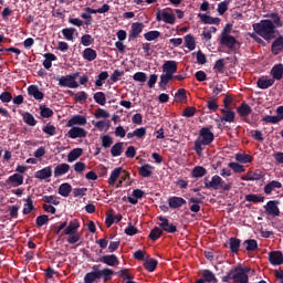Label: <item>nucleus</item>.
Listing matches in <instances>:
<instances>
[{"label": "nucleus", "mask_w": 283, "mask_h": 283, "mask_svg": "<svg viewBox=\"0 0 283 283\" xmlns=\"http://www.w3.org/2000/svg\"><path fill=\"white\" fill-rule=\"evenodd\" d=\"M283 51V36L279 35V38L274 39L271 44V53L272 55H279Z\"/></svg>", "instance_id": "16"}, {"label": "nucleus", "mask_w": 283, "mask_h": 283, "mask_svg": "<svg viewBox=\"0 0 283 283\" xmlns=\"http://www.w3.org/2000/svg\"><path fill=\"white\" fill-rule=\"evenodd\" d=\"M269 262L274 266H280L283 264V254L281 251H272L269 253Z\"/></svg>", "instance_id": "18"}, {"label": "nucleus", "mask_w": 283, "mask_h": 283, "mask_svg": "<svg viewBox=\"0 0 283 283\" xmlns=\"http://www.w3.org/2000/svg\"><path fill=\"white\" fill-rule=\"evenodd\" d=\"M72 191L74 190L72 189V186L67 182L60 185V187L57 188V195L64 198H67L70 193H72Z\"/></svg>", "instance_id": "30"}, {"label": "nucleus", "mask_w": 283, "mask_h": 283, "mask_svg": "<svg viewBox=\"0 0 283 283\" xmlns=\"http://www.w3.org/2000/svg\"><path fill=\"white\" fill-rule=\"evenodd\" d=\"M86 136H87V132L82 127H72L70 128V130H67V137L72 139L86 138Z\"/></svg>", "instance_id": "12"}, {"label": "nucleus", "mask_w": 283, "mask_h": 283, "mask_svg": "<svg viewBox=\"0 0 283 283\" xmlns=\"http://www.w3.org/2000/svg\"><path fill=\"white\" fill-rule=\"evenodd\" d=\"M276 28L281 27H277L269 19H264L252 24V31H254V34H258L266 42H271L276 38V35H274L276 33Z\"/></svg>", "instance_id": "1"}, {"label": "nucleus", "mask_w": 283, "mask_h": 283, "mask_svg": "<svg viewBox=\"0 0 283 283\" xmlns=\"http://www.w3.org/2000/svg\"><path fill=\"white\" fill-rule=\"evenodd\" d=\"M159 36H161V33L159 31H147V33L144 34V39L147 42H154L156 41V39H158Z\"/></svg>", "instance_id": "51"}, {"label": "nucleus", "mask_w": 283, "mask_h": 283, "mask_svg": "<svg viewBox=\"0 0 283 283\" xmlns=\"http://www.w3.org/2000/svg\"><path fill=\"white\" fill-rule=\"evenodd\" d=\"M242 245H247L244 247V250H247V252H254L259 250V243L254 239H249L242 242Z\"/></svg>", "instance_id": "35"}, {"label": "nucleus", "mask_w": 283, "mask_h": 283, "mask_svg": "<svg viewBox=\"0 0 283 283\" xmlns=\"http://www.w3.org/2000/svg\"><path fill=\"white\" fill-rule=\"evenodd\" d=\"M80 43L84 45L85 48L94 44V38L91 34H84L80 39Z\"/></svg>", "instance_id": "59"}, {"label": "nucleus", "mask_w": 283, "mask_h": 283, "mask_svg": "<svg viewBox=\"0 0 283 283\" xmlns=\"http://www.w3.org/2000/svg\"><path fill=\"white\" fill-rule=\"evenodd\" d=\"M119 175H122V168H115L112 171V175H109V179H107V184L109 186L116 185V180L119 178Z\"/></svg>", "instance_id": "49"}, {"label": "nucleus", "mask_w": 283, "mask_h": 283, "mask_svg": "<svg viewBox=\"0 0 283 283\" xmlns=\"http://www.w3.org/2000/svg\"><path fill=\"white\" fill-rule=\"evenodd\" d=\"M82 56H83L84 60H86L87 62H92V61L96 60L97 53H96V50L87 48V49L84 50V52L82 53Z\"/></svg>", "instance_id": "40"}, {"label": "nucleus", "mask_w": 283, "mask_h": 283, "mask_svg": "<svg viewBox=\"0 0 283 283\" xmlns=\"http://www.w3.org/2000/svg\"><path fill=\"white\" fill-rule=\"evenodd\" d=\"M220 43L229 50H234V45H237L238 41L233 35H221Z\"/></svg>", "instance_id": "21"}, {"label": "nucleus", "mask_w": 283, "mask_h": 283, "mask_svg": "<svg viewBox=\"0 0 283 283\" xmlns=\"http://www.w3.org/2000/svg\"><path fill=\"white\" fill-rule=\"evenodd\" d=\"M84 150L82 148H75L67 154V163H74L77 158L82 157Z\"/></svg>", "instance_id": "37"}, {"label": "nucleus", "mask_w": 283, "mask_h": 283, "mask_svg": "<svg viewBox=\"0 0 283 283\" xmlns=\"http://www.w3.org/2000/svg\"><path fill=\"white\" fill-rule=\"evenodd\" d=\"M112 157H119L124 153V143H117L114 146H111Z\"/></svg>", "instance_id": "45"}, {"label": "nucleus", "mask_w": 283, "mask_h": 283, "mask_svg": "<svg viewBox=\"0 0 283 283\" xmlns=\"http://www.w3.org/2000/svg\"><path fill=\"white\" fill-rule=\"evenodd\" d=\"M94 102L97 105H105V93L104 92H97L94 94Z\"/></svg>", "instance_id": "64"}, {"label": "nucleus", "mask_w": 283, "mask_h": 283, "mask_svg": "<svg viewBox=\"0 0 283 283\" xmlns=\"http://www.w3.org/2000/svg\"><path fill=\"white\" fill-rule=\"evenodd\" d=\"M103 277L94 273L87 272L84 276V283H97Z\"/></svg>", "instance_id": "55"}, {"label": "nucleus", "mask_w": 283, "mask_h": 283, "mask_svg": "<svg viewBox=\"0 0 283 283\" xmlns=\"http://www.w3.org/2000/svg\"><path fill=\"white\" fill-rule=\"evenodd\" d=\"M98 261L102 262V264L111 268H116L119 265V260L117 259L116 254H105L104 256L99 258Z\"/></svg>", "instance_id": "11"}, {"label": "nucleus", "mask_w": 283, "mask_h": 283, "mask_svg": "<svg viewBox=\"0 0 283 283\" xmlns=\"http://www.w3.org/2000/svg\"><path fill=\"white\" fill-rule=\"evenodd\" d=\"M70 171L69 164H60L54 168V178H60Z\"/></svg>", "instance_id": "28"}, {"label": "nucleus", "mask_w": 283, "mask_h": 283, "mask_svg": "<svg viewBox=\"0 0 283 283\" xmlns=\"http://www.w3.org/2000/svg\"><path fill=\"white\" fill-rule=\"evenodd\" d=\"M87 119L86 116L82 115H74L70 120H67L66 127H74V126H86Z\"/></svg>", "instance_id": "14"}, {"label": "nucleus", "mask_w": 283, "mask_h": 283, "mask_svg": "<svg viewBox=\"0 0 283 283\" xmlns=\"http://www.w3.org/2000/svg\"><path fill=\"white\" fill-rule=\"evenodd\" d=\"M40 116H42V118H51L52 116H54V112L42 105L40 106Z\"/></svg>", "instance_id": "61"}, {"label": "nucleus", "mask_w": 283, "mask_h": 283, "mask_svg": "<svg viewBox=\"0 0 283 283\" xmlns=\"http://www.w3.org/2000/svg\"><path fill=\"white\" fill-rule=\"evenodd\" d=\"M221 122L222 123H229L233 124L234 123V112L231 111L230 108H221Z\"/></svg>", "instance_id": "25"}, {"label": "nucleus", "mask_w": 283, "mask_h": 283, "mask_svg": "<svg viewBox=\"0 0 283 283\" xmlns=\"http://www.w3.org/2000/svg\"><path fill=\"white\" fill-rule=\"evenodd\" d=\"M44 62L42 63V65L44 66V69L50 70V67H52V62L56 61V55L52 54V53H46L44 54Z\"/></svg>", "instance_id": "50"}, {"label": "nucleus", "mask_w": 283, "mask_h": 283, "mask_svg": "<svg viewBox=\"0 0 283 283\" xmlns=\"http://www.w3.org/2000/svg\"><path fill=\"white\" fill-rule=\"evenodd\" d=\"M214 140L213 132L211 127H203L199 130V136L195 139L193 150L197 156H202L206 146H210Z\"/></svg>", "instance_id": "2"}, {"label": "nucleus", "mask_w": 283, "mask_h": 283, "mask_svg": "<svg viewBox=\"0 0 283 283\" xmlns=\"http://www.w3.org/2000/svg\"><path fill=\"white\" fill-rule=\"evenodd\" d=\"M276 189H282V184L280 181L272 180L264 186V195L270 196Z\"/></svg>", "instance_id": "27"}, {"label": "nucleus", "mask_w": 283, "mask_h": 283, "mask_svg": "<svg viewBox=\"0 0 283 283\" xmlns=\"http://www.w3.org/2000/svg\"><path fill=\"white\" fill-rule=\"evenodd\" d=\"M175 101L177 103H184L185 101H187V94L185 88L177 90V93H175Z\"/></svg>", "instance_id": "56"}, {"label": "nucleus", "mask_w": 283, "mask_h": 283, "mask_svg": "<svg viewBox=\"0 0 283 283\" xmlns=\"http://www.w3.org/2000/svg\"><path fill=\"white\" fill-rule=\"evenodd\" d=\"M154 169H155L154 166H151L149 164H145L144 166L139 167V169H138L139 176H142V178H149V177H151Z\"/></svg>", "instance_id": "32"}, {"label": "nucleus", "mask_w": 283, "mask_h": 283, "mask_svg": "<svg viewBox=\"0 0 283 283\" xmlns=\"http://www.w3.org/2000/svg\"><path fill=\"white\" fill-rule=\"evenodd\" d=\"M249 272H251V268L239 266L231 269L227 274H231L232 282L234 283H249Z\"/></svg>", "instance_id": "3"}, {"label": "nucleus", "mask_w": 283, "mask_h": 283, "mask_svg": "<svg viewBox=\"0 0 283 283\" xmlns=\"http://www.w3.org/2000/svg\"><path fill=\"white\" fill-rule=\"evenodd\" d=\"M6 184L10 188L20 187L24 184V177L22 175H20L19 172H17V174L8 177V179L6 180Z\"/></svg>", "instance_id": "10"}, {"label": "nucleus", "mask_w": 283, "mask_h": 283, "mask_svg": "<svg viewBox=\"0 0 283 283\" xmlns=\"http://www.w3.org/2000/svg\"><path fill=\"white\" fill-rule=\"evenodd\" d=\"M157 264L158 263H157L156 259H147L144 262V269H145V271L151 273V272L156 271Z\"/></svg>", "instance_id": "41"}, {"label": "nucleus", "mask_w": 283, "mask_h": 283, "mask_svg": "<svg viewBox=\"0 0 283 283\" xmlns=\"http://www.w3.org/2000/svg\"><path fill=\"white\" fill-rule=\"evenodd\" d=\"M253 113V108L249 106V104L242 102L239 107H237V114L241 116V118H247V116H250Z\"/></svg>", "instance_id": "23"}, {"label": "nucleus", "mask_w": 283, "mask_h": 283, "mask_svg": "<svg viewBox=\"0 0 283 283\" xmlns=\"http://www.w3.org/2000/svg\"><path fill=\"white\" fill-rule=\"evenodd\" d=\"M167 11H171V9L167 8L166 10H158L157 13L155 14L156 15L155 20L157 22L164 21L165 23H167L169 25H174L175 24V14L169 13Z\"/></svg>", "instance_id": "7"}, {"label": "nucleus", "mask_w": 283, "mask_h": 283, "mask_svg": "<svg viewBox=\"0 0 283 283\" xmlns=\"http://www.w3.org/2000/svg\"><path fill=\"white\" fill-rule=\"evenodd\" d=\"M84 11L91 13V14H105L106 12L109 11V6L108 4H104L102 6V8H97V9H92L90 7H86L84 9Z\"/></svg>", "instance_id": "38"}, {"label": "nucleus", "mask_w": 283, "mask_h": 283, "mask_svg": "<svg viewBox=\"0 0 283 283\" xmlns=\"http://www.w3.org/2000/svg\"><path fill=\"white\" fill-rule=\"evenodd\" d=\"M157 220H159V230H161L165 233L174 234L177 232V226L174 223H170L169 220L165 217H157Z\"/></svg>", "instance_id": "9"}, {"label": "nucleus", "mask_w": 283, "mask_h": 283, "mask_svg": "<svg viewBox=\"0 0 283 283\" xmlns=\"http://www.w3.org/2000/svg\"><path fill=\"white\" fill-rule=\"evenodd\" d=\"M67 94H70V96H73L74 101L77 103H84L87 101V93L85 91H82L77 94H74V92L72 91H67Z\"/></svg>", "instance_id": "42"}, {"label": "nucleus", "mask_w": 283, "mask_h": 283, "mask_svg": "<svg viewBox=\"0 0 283 283\" xmlns=\"http://www.w3.org/2000/svg\"><path fill=\"white\" fill-rule=\"evenodd\" d=\"M77 229H80V222L74 219L70 223L66 222V228L62 231V234H80Z\"/></svg>", "instance_id": "20"}, {"label": "nucleus", "mask_w": 283, "mask_h": 283, "mask_svg": "<svg viewBox=\"0 0 283 283\" xmlns=\"http://www.w3.org/2000/svg\"><path fill=\"white\" fill-rule=\"evenodd\" d=\"M165 231L160 230L159 228H155L154 230H151L149 232V239L154 242H156L157 240H159V238H161V235L164 234Z\"/></svg>", "instance_id": "60"}, {"label": "nucleus", "mask_w": 283, "mask_h": 283, "mask_svg": "<svg viewBox=\"0 0 283 283\" xmlns=\"http://www.w3.org/2000/svg\"><path fill=\"white\" fill-rule=\"evenodd\" d=\"M161 69L165 75H174L177 72V62L167 61Z\"/></svg>", "instance_id": "26"}, {"label": "nucleus", "mask_w": 283, "mask_h": 283, "mask_svg": "<svg viewBox=\"0 0 283 283\" xmlns=\"http://www.w3.org/2000/svg\"><path fill=\"white\" fill-rule=\"evenodd\" d=\"M280 205H281V201L279 200H271L266 202V205L263 207L264 213L271 217H280L281 216V210L279 209Z\"/></svg>", "instance_id": "8"}, {"label": "nucleus", "mask_w": 283, "mask_h": 283, "mask_svg": "<svg viewBox=\"0 0 283 283\" xmlns=\"http://www.w3.org/2000/svg\"><path fill=\"white\" fill-rule=\"evenodd\" d=\"M28 96L34 97L35 101L41 102L44 99V93L38 88L36 85L28 86Z\"/></svg>", "instance_id": "17"}, {"label": "nucleus", "mask_w": 283, "mask_h": 283, "mask_svg": "<svg viewBox=\"0 0 283 283\" xmlns=\"http://www.w3.org/2000/svg\"><path fill=\"white\" fill-rule=\"evenodd\" d=\"M74 34H76V29L74 28L62 29V35L64 39H66V41H74Z\"/></svg>", "instance_id": "48"}, {"label": "nucleus", "mask_w": 283, "mask_h": 283, "mask_svg": "<svg viewBox=\"0 0 283 283\" xmlns=\"http://www.w3.org/2000/svg\"><path fill=\"white\" fill-rule=\"evenodd\" d=\"M22 120H24V124H27L28 126H36V119L31 113H24V115H22Z\"/></svg>", "instance_id": "52"}, {"label": "nucleus", "mask_w": 283, "mask_h": 283, "mask_svg": "<svg viewBox=\"0 0 283 283\" xmlns=\"http://www.w3.org/2000/svg\"><path fill=\"white\" fill-rule=\"evenodd\" d=\"M228 167L232 169L234 174H242L244 172V166L239 163L231 161L228 164Z\"/></svg>", "instance_id": "57"}, {"label": "nucleus", "mask_w": 283, "mask_h": 283, "mask_svg": "<svg viewBox=\"0 0 283 283\" xmlns=\"http://www.w3.org/2000/svg\"><path fill=\"white\" fill-rule=\"evenodd\" d=\"M212 70H214V72L219 73V74H223L224 73V60H218L217 62H214V66H212Z\"/></svg>", "instance_id": "62"}, {"label": "nucleus", "mask_w": 283, "mask_h": 283, "mask_svg": "<svg viewBox=\"0 0 283 283\" xmlns=\"http://www.w3.org/2000/svg\"><path fill=\"white\" fill-rule=\"evenodd\" d=\"M240 248H241V240L237 238L229 239V249L231 250L232 254L239 253Z\"/></svg>", "instance_id": "36"}, {"label": "nucleus", "mask_w": 283, "mask_h": 283, "mask_svg": "<svg viewBox=\"0 0 283 283\" xmlns=\"http://www.w3.org/2000/svg\"><path fill=\"white\" fill-rule=\"evenodd\" d=\"M271 75H272V78H274L276 81H281L282 76H283V65L276 64V65L272 66Z\"/></svg>", "instance_id": "33"}, {"label": "nucleus", "mask_w": 283, "mask_h": 283, "mask_svg": "<svg viewBox=\"0 0 283 283\" xmlns=\"http://www.w3.org/2000/svg\"><path fill=\"white\" fill-rule=\"evenodd\" d=\"M24 209H22V214L23 216H28L30 214V212L34 211V203L32 201V198L28 197L27 199H24Z\"/></svg>", "instance_id": "43"}, {"label": "nucleus", "mask_w": 283, "mask_h": 283, "mask_svg": "<svg viewBox=\"0 0 283 283\" xmlns=\"http://www.w3.org/2000/svg\"><path fill=\"white\" fill-rule=\"evenodd\" d=\"M244 201L256 205V203L264 202V197L256 193H249L244 196Z\"/></svg>", "instance_id": "34"}, {"label": "nucleus", "mask_w": 283, "mask_h": 283, "mask_svg": "<svg viewBox=\"0 0 283 283\" xmlns=\"http://www.w3.org/2000/svg\"><path fill=\"white\" fill-rule=\"evenodd\" d=\"M203 189L207 190H219V186L224 185L223 179L219 175H214L211 177V180H209V177H205L203 179Z\"/></svg>", "instance_id": "6"}, {"label": "nucleus", "mask_w": 283, "mask_h": 283, "mask_svg": "<svg viewBox=\"0 0 283 283\" xmlns=\"http://www.w3.org/2000/svg\"><path fill=\"white\" fill-rule=\"evenodd\" d=\"M234 160H237V163H241V164H250L253 161V156L248 155V154H237V155H234Z\"/></svg>", "instance_id": "44"}, {"label": "nucleus", "mask_w": 283, "mask_h": 283, "mask_svg": "<svg viewBox=\"0 0 283 283\" xmlns=\"http://www.w3.org/2000/svg\"><path fill=\"white\" fill-rule=\"evenodd\" d=\"M201 276L202 277L195 283H218V280L211 270H203Z\"/></svg>", "instance_id": "13"}, {"label": "nucleus", "mask_w": 283, "mask_h": 283, "mask_svg": "<svg viewBox=\"0 0 283 283\" xmlns=\"http://www.w3.org/2000/svg\"><path fill=\"white\" fill-rule=\"evenodd\" d=\"M102 139V147H104L105 149L112 147V145H114V139L108 136V135H104L101 137Z\"/></svg>", "instance_id": "63"}, {"label": "nucleus", "mask_w": 283, "mask_h": 283, "mask_svg": "<svg viewBox=\"0 0 283 283\" xmlns=\"http://www.w3.org/2000/svg\"><path fill=\"white\" fill-rule=\"evenodd\" d=\"M184 42H185V48L189 51H193L196 43H195V38L192 34H187L184 38Z\"/></svg>", "instance_id": "46"}, {"label": "nucleus", "mask_w": 283, "mask_h": 283, "mask_svg": "<svg viewBox=\"0 0 283 283\" xmlns=\"http://www.w3.org/2000/svg\"><path fill=\"white\" fill-rule=\"evenodd\" d=\"M205 175H207V169L203 168V166H195L191 171V176L195 179L203 178Z\"/></svg>", "instance_id": "39"}, {"label": "nucleus", "mask_w": 283, "mask_h": 283, "mask_svg": "<svg viewBox=\"0 0 283 283\" xmlns=\"http://www.w3.org/2000/svg\"><path fill=\"white\" fill-rule=\"evenodd\" d=\"M264 18L272 19L271 20L272 24H275L276 27L282 28V20H281V17L279 15V13L274 12L271 14H266V15H264Z\"/></svg>", "instance_id": "54"}, {"label": "nucleus", "mask_w": 283, "mask_h": 283, "mask_svg": "<svg viewBox=\"0 0 283 283\" xmlns=\"http://www.w3.org/2000/svg\"><path fill=\"white\" fill-rule=\"evenodd\" d=\"M159 78V90L166 91L169 82L174 81V74H164Z\"/></svg>", "instance_id": "31"}, {"label": "nucleus", "mask_w": 283, "mask_h": 283, "mask_svg": "<svg viewBox=\"0 0 283 283\" xmlns=\"http://www.w3.org/2000/svg\"><path fill=\"white\" fill-rule=\"evenodd\" d=\"M101 268H102L101 264H95L94 266H92V271L88 273L103 277L104 282L112 280V276L116 274V272H114V270L109 268L99 270Z\"/></svg>", "instance_id": "5"}, {"label": "nucleus", "mask_w": 283, "mask_h": 283, "mask_svg": "<svg viewBox=\"0 0 283 283\" xmlns=\"http://www.w3.org/2000/svg\"><path fill=\"white\" fill-rule=\"evenodd\" d=\"M282 119H283L282 116L266 115V116L262 117V122H264L266 124H272V125H276V124L281 123Z\"/></svg>", "instance_id": "53"}, {"label": "nucleus", "mask_w": 283, "mask_h": 283, "mask_svg": "<svg viewBox=\"0 0 283 283\" xmlns=\"http://www.w3.org/2000/svg\"><path fill=\"white\" fill-rule=\"evenodd\" d=\"M42 133L46 134L48 136L52 137L56 135V127L50 123L46 126L42 127Z\"/></svg>", "instance_id": "58"}, {"label": "nucleus", "mask_w": 283, "mask_h": 283, "mask_svg": "<svg viewBox=\"0 0 283 283\" xmlns=\"http://www.w3.org/2000/svg\"><path fill=\"white\" fill-rule=\"evenodd\" d=\"M144 31V23H132V30H129V41H135L139 34Z\"/></svg>", "instance_id": "15"}, {"label": "nucleus", "mask_w": 283, "mask_h": 283, "mask_svg": "<svg viewBox=\"0 0 283 283\" xmlns=\"http://www.w3.org/2000/svg\"><path fill=\"white\" fill-rule=\"evenodd\" d=\"M52 177V167L46 166V168H42L34 174V178L38 180H46Z\"/></svg>", "instance_id": "22"}, {"label": "nucleus", "mask_w": 283, "mask_h": 283, "mask_svg": "<svg viewBox=\"0 0 283 283\" xmlns=\"http://www.w3.org/2000/svg\"><path fill=\"white\" fill-rule=\"evenodd\" d=\"M167 205L171 209H179L187 205V201L181 197H169V199H167Z\"/></svg>", "instance_id": "19"}, {"label": "nucleus", "mask_w": 283, "mask_h": 283, "mask_svg": "<svg viewBox=\"0 0 283 283\" xmlns=\"http://www.w3.org/2000/svg\"><path fill=\"white\" fill-rule=\"evenodd\" d=\"M92 125L95 126V128H97V130L99 132H104L109 129V120L104 119V120H97V122H92Z\"/></svg>", "instance_id": "47"}, {"label": "nucleus", "mask_w": 283, "mask_h": 283, "mask_svg": "<svg viewBox=\"0 0 283 283\" xmlns=\"http://www.w3.org/2000/svg\"><path fill=\"white\" fill-rule=\"evenodd\" d=\"M77 77H80V72L71 73L66 76H60V78H57V86L77 88L80 87V84L76 82Z\"/></svg>", "instance_id": "4"}, {"label": "nucleus", "mask_w": 283, "mask_h": 283, "mask_svg": "<svg viewBox=\"0 0 283 283\" xmlns=\"http://www.w3.org/2000/svg\"><path fill=\"white\" fill-rule=\"evenodd\" d=\"M274 78H259L256 80V87L261 88L262 91L272 87L274 85Z\"/></svg>", "instance_id": "29"}, {"label": "nucleus", "mask_w": 283, "mask_h": 283, "mask_svg": "<svg viewBox=\"0 0 283 283\" xmlns=\"http://www.w3.org/2000/svg\"><path fill=\"white\" fill-rule=\"evenodd\" d=\"M198 18L199 20H201V22H203L207 25H219V22H221V19L213 18L205 13H199Z\"/></svg>", "instance_id": "24"}]
</instances>
